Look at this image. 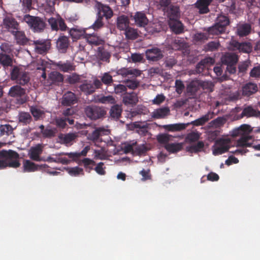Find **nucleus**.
<instances>
[{
  "mask_svg": "<svg viewBox=\"0 0 260 260\" xmlns=\"http://www.w3.org/2000/svg\"><path fill=\"white\" fill-rule=\"evenodd\" d=\"M137 142L135 140L127 142L122 146V149L125 153H132L135 154V149Z\"/></svg>",
  "mask_w": 260,
  "mask_h": 260,
  "instance_id": "c9c22d12",
  "label": "nucleus"
},
{
  "mask_svg": "<svg viewBox=\"0 0 260 260\" xmlns=\"http://www.w3.org/2000/svg\"><path fill=\"white\" fill-rule=\"evenodd\" d=\"M0 63L3 66H10L12 64V59L9 55L0 53Z\"/></svg>",
  "mask_w": 260,
  "mask_h": 260,
  "instance_id": "49530a36",
  "label": "nucleus"
},
{
  "mask_svg": "<svg viewBox=\"0 0 260 260\" xmlns=\"http://www.w3.org/2000/svg\"><path fill=\"white\" fill-rule=\"evenodd\" d=\"M56 48L60 53H65L69 46V38L65 36H60L56 40Z\"/></svg>",
  "mask_w": 260,
  "mask_h": 260,
  "instance_id": "412c9836",
  "label": "nucleus"
},
{
  "mask_svg": "<svg viewBox=\"0 0 260 260\" xmlns=\"http://www.w3.org/2000/svg\"><path fill=\"white\" fill-rule=\"evenodd\" d=\"M94 7L97 11V15L99 17L102 18L105 17L106 19H109L113 15L112 10L108 5L96 2Z\"/></svg>",
  "mask_w": 260,
  "mask_h": 260,
  "instance_id": "6e6552de",
  "label": "nucleus"
},
{
  "mask_svg": "<svg viewBox=\"0 0 260 260\" xmlns=\"http://www.w3.org/2000/svg\"><path fill=\"white\" fill-rule=\"evenodd\" d=\"M23 167L25 172H34L38 169V166L29 160H25L23 161Z\"/></svg>",
  "mask_w": 260,
  "mask_h": 260,
  "instance_id": "a19ab883",
  "label": "nucleus"
},
{
  "mask_svg": "<svg viewBox=\"0 0 260 260\" xmlns=\"http://www.w3.org/2000/svg\"><path fill=\"white\" fill-rule=\"evenodd\" d=\"M160 27L158 23L149 24L147 27V30L150 33H154L160 31Z\"/></svg>",
  "mask_w": 260,
  "mask_h": 260,
  "instance_id": "69168bd1",
  "label": "nucleus"
},
{
  "mask_svg": "<svg viewBox=\"0 0 260 260\" xmlns=\"http://www.w3.org/2000/svg\"><path fill=\"white\" fill-rule=\"evenodd\" d=\"M43 148L44 145L42 144H38L31 147L28 152L29 158L36 161H40L42 160L40 155L42 153Z\"/></svg>",
  "mask_w": 260,
  "mask_h": 260,
  "instance_id": "4468645a",
  "label": "nucleus"
},
{
  "mask_svg": "<svg viewBox=\"0 0 260 260\" xmlns=\"http://www.w3.org/2000/svg\"><path fill=\"white\" fill-rule=\"evenodd\" d=\"M251 30V26L248 24L240 25L237 27V32L240 36H245L249 34Z\"/></svg>",
  "mask_w": 260,
  "mask_h": 260,
  "instance_id": "58836bf2",
  "label": "nucleus"
},
{
  "mask_svg": "<svg viewBox=\"0 0 260 260\" xmlns=\"http://www.w3.org/2000/svg\"><path fill=\"white\" fill-rule=\"evenodd\" d=\"M135 23L140 27H144L147 24L148 20L145 14L142 12H137L133 16Z\"/></svg>",
  "mask_w": 260,
  "mask_h": 260,
  "instance_id": "cd10ccee",
  "label": "nucleus"
},
{
  "mask_svg": "<svg viewBox=\"0 0 260 260\" xmlns=\"http://www.w3.org/2000/svg\"><path fill=\"white\" fill-rule=\"evenodd\" d=\"M204 146V144L202 141L198 142L196 144H194L189 147H187V150L190 152H197L201 151Z\"/></svg>",
  "mask_w": 260,
  "mask_h": 260,
  "instance_id": "864d4df0",
  "label": "nucleus"
},
{
  "mask_svg": "<svg viewBox=\"0 0 260 260\" xmlns=\"http://www.w3.org/2000/svg\"><path fill=\"white\" fill-rule=\"evenodd\" d=\"M79 165H81L82 164L83 165L84 168L86 170H89V172L90 170L93 169V166L95 165V162L92 159H90L88 158H84V159L80 160L78 162Z\"/></svg>",
  "mask_w": 260,
  "mask_h": 260,
  "instance_id": "a18cd8bd",
  "label": "nucleus"
},
{
  "mask_svg": "<svg viewBox=\"0 0 260 260\" xmlns=\"http://www.w3.org/2000/svg\"><path fill=\"white\" fill-rule=\"evenodd\" d=\"M19 121L24 124H27L31 122V117L27 112H21L19 114Z\"/></svg>",
  "mask_w": 260,
  "mask_h": 260,
  "instance_id": "09e8293b",
  "label": "nucleus"
},
{
  "mask_svg": "<svg viewBox=\"0 0 260 260\" xmlns=\"http://www.w3.org/2000/svg\"><path fill=\"white\" fill-rule=\"evenodd\" d=\"M200 134L197 132H192L188 134L186 137V140L188 142H195L200 138Z\"/></svg>",
  "mask_w": 260,
  "mask_h": 260,
  "instance_id": "4d7b16f0",
  "label": "nucleus"
},
{
  "mask_svg": "<svg viewBox=\"0 0 260 260\" xmlns=\"http://www.w3.org/2000/svg\"><path fill=\"white\" fill-rule=\"evenodd\" d=\"M98 55L100 57L101 59L104 61L108 60L111 56L108 51L101 47L98 48Z\"/></svg>",
  "mask_w": 260,
  "mask_h": 260,
  "instance_id": "5fc2aeb1",
  "label": "nucleus"
},
{
  "mask_svg": "<svg viewBox=\"0 0 260 260\" xmlns=\"http://www.w3.org/2000/svg\"><path fill=\"white\" fill-rule=\"evenodd\" d=\"M221 62L225 65L236 64L238 60V56L233 53H226L221 58Z\"/></svg>",
  "mask_w": 260,
  "mask_h": 260,
  "instance_id": "bb28decb",
  "label": "nucleus"
},
{
  "mask_svg": "<svg viewBox=\"0 0 260 260\" xmlns=\"http://www.w3.org/2000/svg\"><path fill=\"white\" fill-rule=\"evenodd\" d=\"M219 46V43L218 42L211 41L205 46V49L207 51H213L217 50Z\"/></svg>",
  "mask_w": 260,
  "mask_h": 260,
  "instance_id": "052dcab7",
  "label": "nucleus"
},
{
  "mask_svg": "<svg viewBox=\"0 0 260 260\" xmlns=\"http://www.w3.org/2000/svg\"><path fill=\"white\" fill-rule=\"evenodd\" d=\"M188 124L175 123L164 125V128L169 131L176 132L180 131L186 128Z\"/></svg>",
  "mask_w": 260,
  "mask_h": 260,
  "instance_id": "4c0bfd02",
  "label": "nucleus"
},
{
  "mask_svg": "<svg viewBox=\"0 0 260 260\" xmlns=\"http://www.w3.org/2000/svg\"><path fill=\"white\" fill-rule=\"evenodd\" d=\"M125 82L126 88L133 90L136 89L140 85V82L136 79L127 80Z\"/></svg>",
  "mask_w": 260,
  "mask_h": 260,
  "instance_id": "13d9d810",
  "label": "nucleus"
},
{
  "mask_svg": "<svg viewBox=\"0 0 260 260\" xmlns=\"http://www.w3.org/2000/svg\"><path fill=\"white\" fill-rule=\"evenodd\" d=\"M173 137L172 136L167 134H162L157 136V140L160 143L165 144H169V142L171 141Z\"/></svg>",
  "mask_w": 260,
  "mask_h": 260,
  "instance_id": "8fccbe9b",
  "label": "nucleus"
},
{
  "mask_svg": "<svg viewBox=\"0 0 260 260\" xmlns=\"http://www.w3.org/2000/svg\"><path fill=\"white\" fill-rule=\"evenodd\" d=\"M85 113L87 117L92 120H95L104 117L106 112L102 107L90 105L85 108Z\"/></svg>",
  "mask_w": 260,
  "mask_h": 260,
  "instance_id": "0eeeda50",
  "label": "nucleus"
},
{
  "mask_svg": "<svg viewBox=\"0 0 260 260\" xmlns=\"http://www.w3.org/2000/svg\"><path fill=\"white\" fill-rule=\"evenodd\" d=\"M226 122V120L223 117H219L211 121L210 123V126L214 127H219L223 125Z\"/></svg>",
  "mask_w": 260,
  "mask_h": 260,
  "instance_id": "603ef678",
  "label": "nucleus"
},
{
  "mask_svg": "<svg viewBox=\"0 0 260 260\" xmlns=\"http://www.w3.org/2000/svg\"><path fill=\"white\" fill-rule=\"evenodd\" d=\"M69 33L73 39H79L83 34L82 31L75 28L71 29Z\"/></svg>",
  "mask_w": 260,
  "mask_h": 260,
  "instance_id": "774afa93",
  "label": "nucleus"
},
{
  "mask_svg": "<svg viewBox=\"0 0 260 260\" xmlns=\"http://www.w3.org/2000/svg\"><path fill=\"white\" fill-rule=\"evenodd\" d=\"M229 19L224 15L218 16L216 19V22L212 26L208 28V31L209 34L218 35L223 33L226 27L229 24Z\"/></svg>",
  "mask_w": 260,
  "mask_h": 260,
  "instance_id": "7ed1b4c3",
  "label": "nucleus"
},
{
  "mask_svg": "<svg viewBox=\"0 0 260 260\" xmlns=\"http://www.w3.org/2000/svg\"><path fill=\"white\" fill-rule=\"evenodd\" d=\"M19 155L16 152L12 150L0 151V169L7 167L17 168L20 166Z\"/></svg>",
  "mask_w": 260,
  "mask_h": 260,
  "instance_id": "f03ea898",
  "label": "nucleus"
},
{
  "mask_svg": "<svg viewBox=\"0 0 260 260\" xmlns=\"http://www.w3.org/2000/svg\"><path fill=\"white\" fill-rule=\"evenodd\" d=\"M86 39L89 44L95 46L102 45L105 43V40L103 38L94 34L88 35Z\"/></svg>",
  "mask_w": 260,
  "mask_h": 260,
  "instance_id": "473e14b6",
  "label": "nucleus"
},
{
  "mask_svg": "<svg viewBox=\"0 0 260 260\" xmlns=\"http://www.w3.org/2000/svg\"><path fill=\"white\" fill-rule=\"evenodd\" d=\"M11 76L12 80L15 81L17 84L22 86L27 85L30 81L28 73L16 67L11 71Z\"/></svg>",
  "mask_w": 260,
  "mask_h": 260,
  "instance_id": "39448f33",
  "label": "nucleus"
},
{
  "mask_svg": "<svg viewBox=\"0 0 260 260\" xmlns=\"http://www.w3.org/2000/svg\"><path fill=\"white\" fill-rule=\"evenodd\" d=\"M250 77L257 79L260 78V64L253 67L249 73Z\"/></svg>",
  "mask_w": 260,
  "mask_h": 260,
  "instance_id": "680f3d73",
  "label": "nucleus"
},
{
  "mask_svg": "<svg viewBox=\"0 0 260 260\" xmlns=\"http://www.w3.org/2000/svg\"><path fill=\"white\" fill-rule=\"evenodd\" d=\"M175 87L176 92L179 94L182 93L185 88L183 82L180 80H176L175 81Z\"/></svg>",
  "mask_w": 260,
  "mask_h": 260,
  "instance_id": "338daca9",
  "label": "nucleus"
},
{
  "mask_svg": "<svg viewBox=\"0 0 260 260\" xmlns=\"http://www.w3.org/2000/svg\"><path fill=\"white\" fill-rule=\"evenodd\" d=\"M104 164L103 162L98 163L94 170L100 175H105L106 174L105 169L106 167H104Z\"/></svg>",
  "mask_w": 260,
  "mask_h": 260,
  "instance_id": "e2e57ef3",
  "label": "nucleus"
},
{
  "mask_svg": "<svg viewBox=\"0 0 260 260\" xmlns=\"http://www.w3.org/2000/svg\"><path fill=\"white\" fill-rule=\"evenodd\" d=\"M48 22L50 25L52 29L54 30L60 29L62 31H64L66 30L67 28L63 19L59 15L48 18Z\"/></svg>",
  "mask_w": 260,
  "mask_h": 260,
  "instance_id": "9d476101",
  "label": "nucleus"
},
{
  "mask_svg": "<svg viewBox=\"0 0 260 260\" xmlns=\"http://www.w3.org/2000/svg\"><path fill=\"white\" fill-rule=\"evenodd\" d=\"M258 86L256 83L248 82L242 87V94L245 97H249L258 91Z\"/></svg>",
  "mask_w": 260,
  "mask_h": 260,
  "instance_id": "f3484780",
  "label": "nucleus"
},
{
  "mask_svg": "<svg viewBox=\"0 0 260 260\" xmlns=\"http://www.w3.org/2000/svg\"><path fill=\"white\" fill-rule=\"evenodd\" d=\"M252 129L248 124H243L239 127L234 129L233 131L232 135L234 137L241 136V138L237 140L236 146L242 147L240 149H236L234 153L238 154H244L247 152V150L244 147H249L251 144L252 137L248 135Z\"/></svg>",
  "mask_w": 260,
  "mask_h": 260,
  "instance_id": "f257e3e1",
  "label": "nucleus"
},
{
  "mask_svg": "<svg viewBox=\"0 0 260 260\" xmlns=\"http://www.w3.org/2000/svg\"><path fill=\"white\" fill-rule=\"evenodd\" d=\"M124 34L126 38L134 40L137 38L138 33L136 30L128 26L125 30Z\"/></svg>",
  "mask_w": 260,
  "mask_h": 260,
  "instance_id": "de8ad7c7",
  "label": "nucleus"
},
{
  "mask_svg": "<svg viewBox=\"0 0 260 260\" xmlns=\"http://www.w3.org/2000/svg\"><path fill=\"white\" fill-rule=\"evenodd\" d=\"M90 148L89 146H86L81 152H61L54 154L55 156H60L62 155H68L70 158L76 161L79 157L81 156H85L86 155L88 151L89 150Z\"/></svg>",
  "mask_w": 260,
  "mask_h": 260,
  "instance_id": "b1692460",
  "label": "nucleus"
},
{
  "mask_svg": "<svg viewBox=\"0 0 260 260\" xmlns=\"http://www.w3.org/2000/svg\"><path fill=\"white\" fill-rule=\"evenodd\" d=\"M9 95L12 97L20 98L18 100L20 104H23L27 101L25 89L18 85L13 86L10 88Z\"/></svg>",
  "mask_w": 260,
  "mask_h": 260,
  "instance_id": "1a4fd4ad",
  "label": "nucleus"
},
{
  "mask_svg": "<svg viewBox=\"0 0 260 260\" xmlns=\"http://www.w3.org/2000/svg\"><path fill=\"white\" fill-rule=\"evenodd\" d=\"M128 78H136L140 76L142 74V71L132 68H128Z\"/></svg>",
  "mask_w": 260,
  "mask_h": 260,
  "instance_id": "0e129e2a",
  "label": "nucleus"
},
{
  "mask_svg": "<svg viewBox=\"0 0 260 260\" xmlns=\"http://www.w3.org/2000/svg\"><path fill=\"white\" fill-rule=\"evenodd\" d=\"M145 54L148 60L157 61L163 57L161 50L157 47L147 49Z\"/></svg>",
  "mask_w": 260,
  "mask_h": 260,
  "instance_id": "dca6fc26",
  "label": "nucleus"
},
{
  "mask_svg": "<svg viewBox=\"0 0 260 260\" xmlns=\"http://www.w3.org/2000/svg\"><path fill=\"white\" fill-rule=\"evenodd\" d=\"M214 116V113L209 112L205 115L202 116L201 117L196 119V120L191 122L194 125L199 126L202 125L207 122L210 119H212Z\"/></svg>",
  "mask_w": 260,
  "mask_h": 260,
  "instance_id": "72a5a7b5",
  "label": "nucleus"
},
{
  "mask_svg": "<svg viewBox=\"0 0 260 260\" xmlns=\"http://www.w3.org/2000/svg\"><path fill=\"white\" fill-rule=\"evenodd\" d=\"M78 137L77 133H69L66 134H60L58 136V139L61 144L70 146Z\"/></svg>",
  "mask_w": 260,
  "mask_h": 260,
  "instance_id": "a211bd4d",
  "label": "nucleus"
},
{
  "mask_svg": "<svg viewBox=\"0 0 260 260\" xmlns=\"http://www.w3.org/2000/svg\"><path fill=\"white\" fill-rule=\"evenodd\" d=\"M22 21L26 22L28 25L35 32L42 31L45 24L44 21L39 17H35L26 14L23 16Z\"/></svg>",
  "mask_w": 260,
  "mask_h": 260,
  "instance_id": "20e7f679",
  "label": "nucleus"
},
{
  "mask_svg": "<svg viewBox=\"0 0 260 260\" xmlns=\"http://www.w3.org/2000/svg\"><path fill=\"white\" fill-rule=\"evenodd\" d=\"M14 31L15 32L12 33V34L15 36V38L18 44L23 45L27 42L28 40L23 31H20L19 29H16Z\"/></svg>",
  "mask_w": 260,
  "mask_h": 260,
  "instance_id": "f704fd0d",
  "label": "nucleus"
},
{
  "mask_svg": "<svg viewBox=\"0 0 260 260\" xmlns=\"http://www.w3.org/2000/svg\"><path fill=\"white\" fill-rule=\"evenodd\" d=\"M182 143H169L165 145V148L170 152L174 153L181 150Z\"/></svg>",
  "mask_w": 260,
  "mask_h": 260,
  "instance_id": "79ce46f5",
  "label": "nucleus"
},
{
  "mask_svg": "<svg viewBox=\"0 0 260 260\" xmlns=\"http://www.w3.org/2000/svg\"><path fill=\"white\" fill-rule=\"evenodd\" d=\"M54 64L58 70L63 72H72L75 70L74 63L69 60L66 61H59Z\"/></svg>",
  "mask_w": 260,
  "mask_h": 260,
  "instance_id": "4be33fe9",
  "label": "nucleus"
},
{
  "mask_svg": "<svg viewBox=\"0 0 260 260\" xmlns=\"http://www.w3.org/2000/svg\"><path fill=\"white\" fill-rule=\"evenodd\" d=\"M78 101V98L74 93L68 91L63 95L61 103L64 106H71L77 103Z\"/></svg>",
  "mask_w": 260,
  "mask_h": 260,
  "instance_id": "2eb2a0df",
  "label": "nucleus"
},
{
  "mask_svg": "<svg viewBox=\"0 0 260 260\" xmlns=\"http://www.w3.org/2000/svg\"><path fill=\"white\" fill-rule=\"evenodd\" d=\"M2 26L12 34L19 29L18 23L14 18L10 16H7L3 19Z\"/></svg>",
  "mask_w": 260,
  "mask_h": 260,
  "instance_id": "ddd939ff",
  "label": "nucleus"
},
{
  "mask_svg": "<svg viewBox=\"0 0 260 260\" xmlns=\"http://www.w3.org/2000/svg\"><path fill=\"white\" fill-rule=\"evenodd\" d=\"M256 115V111L254 110L251 106H247L244 108L241 113L240 117L243 118L244 116L250 117L254 116Z\"/></svg>",
  "mask_w": 260,
  "mask_h": 260,
  "instance_id": "ea45409f",
  "label": "nucleus"
},
{
  "mask_svg": "<svg viewBox=\"0 0 260 260\" xmlns=\"http://www.w3.org/2000/svg\"><path fill=\"white\" fill-rule=\"evenodd\" d=\"M170 110L168 107H162L155 109L151 113V117L154 119H162L169 115Z\"/></svg>",
  "mask_w": 260,
  "mask_h": 260,
  "instance_id": "5701e85b",
  "label": "nucleus"
},
{
  "mask_svg": "<svg viewBox=\"0 0 260 260\" xmlns=\"http://www.w3.org/2000/svg\"><path fill=\"white\" fill-rule=\"evenodd\" d=\"M165 13L169 18V20L179 19L180 16V9L177 5H171L167 8Z\"/></svg>",
  "mask_w": 260,
  "mask_h": 260,
  "instance_id": "aec40b11",
  "label": "nucleus"
},
{
  "mask_svg": "<svg viewBox=\"0 0 260 260\" xmlns=\"http://www.w3.org/2000/svg\"><path fill=\"white\" fill-rule=\"evenodd\" d=\"M231 145L230 139L220 138L215 141V144L212 146L213 154L214 155L222 154L229 151Z\"/></svg>",
  "mask_w": 260,
  "mask_h": 260,
  "instance_id": "423d86ee",
  "label": "nucleus"
},
{
  "mask_svg": "<svg viewBox=\"0 0 260 260\" xmlns=\"http://www.w3.org/2000/svg\"><path fill=\"white\" fill-rule=\"evenodd\" d=\"M212 0H198L196 3V7L200 14H206L209 11L208 6Z\"/></svg>",
  "mask_w": 260,
  "mask_h": 260,
  "instance_id": "c756f323",
  "label": "nucleus"
},
{
  "mask_svg": "<svg viewBox=\"0 0 260 260\" xmlns=\"http://www.w3.org/2000/svg\"><path fill=\"white\" fill-rule=\"evenodd\" d=\"M68 173L73 176H77L79 175H84V171L82 168L78 167L69 168L67 169Z\"/></svg>",
  "mask_w": 260,
  "mask_h": 260,
  "instance_id": "3c124183",
  "label": "nucleus"
},
{
  "mask_svg": "<svg viewBox=\"0 0 260 260\" xmlns=\"http://www.w3.org/2000/svg\"><path fill=\"white\" fill-rule=\"evenodd\" d=\"M33 45L35 52L41 54L46 53L50 48V43L45 40H35Z\"/></svg>",
  "mask_w": 260,
  "mask_h": 260,
  "instance_id": "f8f14e48",
  "label": "nucleus"
},
{
  "mask_svg": "<svg viewBox=\"0 0 260 260\" xmlns=\"http://www.w3.org/2000/svg\"><path fill=\"white\" fill-rule=\"evenodd\" d=\"M102 83L109 85L113 82L112 76L108 73H105L101 77Z\"/></svg>",
  "mask_w": 260,
  "mask_h": 260,
  "instance_id": "bf43d9fd",
  "label": "nucleus"
},
{
  "mask_svg": "<svg viewBox=\"0 0 260 260\" xmlns=\"http://www.w3.org/2000/svg\"><path fill=\"white\" fill-rule=\"evenodd\" d=\"M122 108L121 106L115 105L113 106L109 112L111 118L114 119H118L121 116Z\"/></svg>",
  "mask_w": 260,
  "mask_h": 260,
  "instance_id": "e433bc0d",
  "label": "nucleus"
},
{
  "mask_svg": "<svg viewBox=\"0 0 260 260\" xmlns=\"http://www.w3.org/2000/svg\"><path fill=\"white\" fill-rule=\"evenodd\" d=\"M127 88L125 85L117 84L114 85L115 93L119 95H124L126 93Z\"/></svg>",
  "mask_w": 260,
  "mask_h": 260,
  "instance_id": "6e6d98bb",
  "label": "nucleus"
},
{
  "mask_svg": "<svg viewBox=\"0 0 260 260\" xmlns=\"http://www.w3.org/2000/svg\"><path fill=\"white\" fill-rule=\"evenodd\" d=\"M13 131V128L10 124L0 125V137L9 136Z\"/></svg>",
  "mask_w": 260,
  "mask_h": 260,
  "instance_id": "c03bdc74",
  "label": "nucleus"
},
{
  "mask_svg": "<svg viewBox=\"0 0 260 260\" xmlns=\"http://www.w3.org/2000/svg\"><path fill=\"white\" fill-rule=\"evenodd\" d=\"M80 90L86 94H90L95 90V87L90 81L84 80L79 86Z\"/></svg>",
  "mask_w": 260,
  "mask_h": 260,
  "instance_id": "7c9ffc66",
  "label": "nucleus"
},
{
  "mask_svg": "<svg viewBox=\"0 0 260 260\" xmlns=\"http://www.w3.org/2000/svg\"><path fill=\"white\" fill-rule=\"evenodd\" d=\"M176 19L175 20H169V25L172 31L176 34H180L183 31L184 27L182 23Z\"/></svg>",
  "mask_w": 260,
  "mask_h": 260,
  "instance_id": "c85d7f7f",
  "label": "nucleus"
},
{
  "mask_svg": "<svg viewBox=\"0 0 260 260\" xmlns=\"http://www.w3.org/2000/svg\"><path fill=\"white\" fill-rule=\"evenodd\" d=\"M117 27L120 30H125L128 26L129 20L127 16L122 15L117 18Z\"/></svg>",
  "mask_w": 260,
  "mask_h": 260,
  "instance_id": "2f4dec72",
  "label": "nucleus"
},
{
  "mask_svg": "<svg viewBox=\"0 0 260 260\" xmlns=\"http://www.w3.org/2000/svg\"><path fill=\"white\" fill-rule=\"evenodd\" d=\"M214 63V59L212 57H206L201 60L197 65L196 72L200 74L203 72L204 69L212 65Z\"/></svg>",
  "mask_w": 260,
  "mask_h": 260,
  "instance_id": "393cba45",
  "label": "nucleus"
},
{
  "mask_svg": "<svg viewBox=\"0 0 260 260\" xmlns=\"http://www.w3.org/2000/svg\"><path fill=\"white\" fill-rule=\"evenodd\" d=\"M230 45V48L233 50H239L244 53H249L252 50V46L248 42L239 43L236 40H232Z\"/></svg>",
  "mask_w": 260,
  "mask_h": 260,
  "instance_id": "9b49d317",
  "label": "nucleus"
},
{
  "mask_svg": "<svg viewBox=\"0 0 260 260\" xmlns=\"http://www.w3.org/2000/svg\"><path fill=\"white\" fill-rule=\"evenodd\" d=\"M110 134V130L104 127H99L95 129L89 135L91 140L95 141L98 140L102 136H107Z\"/></svg>",
  "mask_w": 260,
  "mask_h": 260,
  "instance_id": "a878e982",
  "label": "nucleus"
},
{
  "mask_svg": "<svg viewBox=\"0 0 260 260\" xmlns=\"http://www.w3.org/2000/svg\"><path fill=\"white\" fill-rule=\"evenodd\" d=\"M139 101L138 94L135 92H126L122 97V102L126 106H134Z\"/></svg>",
  "mask_w": 260,
  "mask_h": 260,
  "instance_id": "6ab92c4d",
  "label": "nucleus"
},
{
  "mask_svg": "<svg viewBox=\"0 0 260 260\" xmlns=\"http://www.w3.org/2000/svg\"><path fill=\"white\" fill-rule=\"evenodd\" d=\"M49 79L52 83H60L63 81V76L60 73L56 71H53L50 74Z\"/></svg>",
  "mask_w": 260,
  "mask_h": 260,
  "instance_id": "37998d69",
  "label": "nucleus"
}]
</instances>
